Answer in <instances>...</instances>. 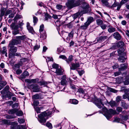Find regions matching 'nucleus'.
Masks as SVG:
<instances>
[{
    "instance_id": "nucleus-1",
    "label": "nucleus",
    "mask_w": 129,
    "mask_h": 129,
    "mask_svg": "<svg viewBox=\"0 0 129 129\" xmlns=\"http://www.w3.org/2000/svg\"><path fill=\"white\" fill-rule=\"evenodd\" d=\"M90 9L89 5L85 3H83L82 7H80L78 12L73 15V17L74 19L79 18L83 14L90 12Z\"/></svg>"
},
{
    "instance_id": "nucleus-2",
    "label": "nucleus",
    "mask_w": 129,
    "mask_h": 129,
    "mask_svg": "<svg viewBox=\"0 0 129 129\" xmlns=\"http://www.w3.org/2000/svg\"><path fill=\"white\" fill-rule=\"evenodd\" d=\"M52 110H50L49 112L47 111L46 112L45 111L39 114L38 116L40 119L39 120L40 122L41 123L45 122L46 119L48 118V116H50L52 114L53 112Z\"/></svg>"
},
{
    "instance_id": "nucleus-3",
    "label": "nucleus",
    "mask_w": 129,
    "mask_h": 129,
    "mask_svg": "<svg viewBox=\"0 0 129 129\" xmlns=\"http://www.w3.org/2000/svg\"><path fill=\"white\" fill-rule=\"evenodd\" d=\"M103 111L105 112L104 115L107 119H109L112 117V115H114L116 113V112L112 109L108 110L106 108L103 109Z\"/></svg>"
},
{
    "instance_id": "nucleus-4",
    "label": "nucleus",
    "mask_w": 129,
    "mask_h": 129,
    "mask_svg": "<svg viewBox=\"0 0 129 129\" xmlns=\"http://www.w3.org/2000/svg\"><path fill=\"white\" fill-rule=\"evenodd\" d=\"M93 21L94 19L93 17H89L88 18L87 21L84 23V25L80 26V28L82 29H86L90 24Z\"/></svg>"
},
{
    "instance_id": "nucleus-5",
    "label": "nucleus",
    "mask_w": 129,
    "mask_h": 129,
    "mask_svg": "<svg viewBox=\"0 0 129 129\" xmlns=\"http://www.w3.org/2000/svg\"><path fill=\"white\" fill-rule=\"evenodd\" d=\"M8 47L9 48V50L10 52L8 57L9 58H11L12 56H13V55L14 54V53L16 52L17 48L16 47L13 46H10L9 45H8Z\"/></svg>"
},
{
    "instance_id": "nucleus-6",
    "label": "nucleus",
    "mask_w": 129,
    "mask_h": 129,
    "mask_svg": "<svg viewBox=\"0 0 129 129\" xmlns=\"http://www.w3.org/2000/svg\"><path fill=\"white\" fill-rule=\"evenodd\" d=\"M95 104L99 108H103L104 104L105 103L103 102V101L100 99H98L95 102Z\"/></svg>"
},
{
    "instance_id": "nucleus-7",
    "label": "nucleus",
    "mask_w": 129,
    "mask_h": 129,
    "mask_svg": "<svg viewBox=\"0 0 129 129\" xmlns=\"http://www.w3.org/2000/svg\"><path fill=\"white\" fill-rule=\"evenodd\" d=\"M30 88L34 92H38L40 91V89L39 88V86L37 84L31 85L30 86Z\"/></svg>"
},
{
    "instance_id": "nucleus-8",
    "label": "nucleus",
    "mask_w": 129,
    "mask_h": 129,
    "mask_svg": "<svg viewBox=\"0 0 129 129\" xmlns=\"http://www.w3.org/2000/svg\"><path fill=\"white\" fill-rule=\"evenodd\" d=\"M21 43V41L16 39H12L10 42L9 44V45L14 46L18 44H20Z\"/></svg>"
},
{
    "instance_id": "nucleus-9",
    "label": "nucleus",
    "mask_w": 129,
    "mask_h": 129,
    "mask_svg": "<svg viewBox=\"0 0 129 129\" xmlns=\"http://www.w3.org/2000/svg\"><path fill=\"white\" fill-rule=\"evenodd\" d=\"M116 6H117V10H120L121 6L120 3L115 1L112 5L111 6V5H110V7H109V8L112 9L113 8L115 7Z\"/></svg>"
},
{
    "instance_id": "nucleus-10",
    "label": "nucleus",
    "mask_w": 129,
    "mask_h": 129,
    "mask_svg": "<svg viewBox=\"0 0 129 129\" xmlns=\"http://www.w3.org/2000/svg\"><path fill=\"white\" fill-rule=\"evenodd\" d=\"M71 66H70V69L74 70L76 69L80 66V64L79 63H72L71 64Z\"/></svg>"
},
{
    "instance_id": "nucleus-11",
    "label": "nucleus",
    "mask_w": 129,
    "mask_h": 129,
    "mask_svg": "<svg viewBox=\"0 0 129 129\" xmlns=\"http://www.w3.org/2000/svg\"><path fill=\"white\" fill-rule=\"evenodd\" d=\"M114 38L117 40H120L121 39V36L118 32L114 33L113 35Z\"/></svg>"
},
{
    "instance_id": "nucleus-12",
    "label": "nucleus",
    "mask_w": 129,
    "mask_h": 129,
    "mask_svg": "<svg viewBox=\"0 0 129 129\" xmlns=\"http://www.w3.org/2000/svg\"><path fill=\"white\" fill-rule=\"evenodd\" d=\"M107 38V36H101L96 38V41H97L96 42L101 43L103 42L105 39H106Z\"/></svg>"
},
{
    "instance_id": "nucleus-13",
    "label": "nucleus",
    "mask_w": 129,
    "mask_h": 129,
    "mask_svg": "<svg viewBox=\"0 0 129 129\" xmlns=\"http://www.w3.org/2000/svg\"><path fill=\"white\" fill-rule=\"evenodd\" d=\"M63 70L62 69L58 68L56 69L55 73L56 74L58 75H62L63 74Z\"/></svg>"
},
{
    "instance_id": "nucleus-14",
    "label": "nucleus",
    "mask_w": 129,
    "mask_h": 129,
    "mask_svg": "<svg viewBox=\"0 0 129 129\" xmlns=\"http://www.w3.org/2000/svg\"><path fill=\"white\" fill-rule=\"evenodd\" d=\"M66 79V75H64L62 77L60 83L61 85H64L66 84L67 82Z\"/></svg>"
},
{
    "instance_id": "nucleus-15",
    "label": "nucleus",
    "mask_w": 129,
    "mask_h": 129,
    "mask_svg": "<svg viewBox=\"0 0 129 129\" xmlns=\"http://www.w3.org/2000/svg\"><path fill=\"white\" fill-rule=\"evenodd\" d=\"M101 1L103 6L109 8L110 5L108 2V0H101Z\"/></svg>"
},
{
    "instance_id": "nucleus-16",
    "label": "nucleus",
    "mask_w": 129,
    "mask_h": 129,
    "mask_svg": "<svg viewBox=\"0 0 129 129\" xmlns=\"http://www.w3.org/2000/svg\"><path fill=\"white\" fill-rule=\"evenodd\" d=\"M108 27L109 28L108 29V31L109 33H112L115 31V28L110 26H108Z\"/></svg>"
},
{
    "instance_id": "nucleus-17",
    "label": "nucleus",
    "mask_w": 129,
    "mask_h": 129,
    "mask_svg": "<svg viewBox=\"0 0 129 129\" xmlns=\"http://www.w3.org/2000/svg\"><path fill=\"white\" fill-rule=\"evenodd\" d=\"M74 31L72 30L70 33L68 34V36L66 38V39L68 41L70 40L73 37Z\"/></svg>"
},
{
    "instance_id": "nucleus-18",
    "label": "nucleus",
    "mask_w": 129,
    "mask_h": 129,
    "mask_svg": "<svg viewBox=\"0 0 129 129\" xmlns=\"http://www.w3.org/2000/svg\"><path fill=\"white\" fill-rule=\"evenodd\" d=\"M18 110L17 109H14L9 110L8 111V113L10 114H13L16 112Z\"/></svg>"
},
{
    "instance_id": "nucleus-19",
    "label": "nucleus",
    "mask_w": 129,
    "mask_h": 129,
    "mask_svg": "<svg viewBox=\"0 0 129 129\" xmlns=\"http://www.w3.org/2000/svg\"><path fill=\"white\" fill-rule=\"evenodd\" d=\"M27 27L30 33H33L34 32L33 28L32 27L30 26L29 24V23H27Z\"/></svg>"
},
{
    "instance_id": "nucleus-20",
    "label": "nucleus",
    "mask_w": 129,
    "mask_h": 129,
    "mask_svg": "<svg viewBox=\"0 0 129 129\" xmlns=\"http://www.w3.org/2000/svg\"><path fill=\"white\" fill-rule=\"evenodd\" d=\"M11 129H18L17 123L14 122L12 123L11 126Z\"/></svg>"
},
{
    "instance_id": "nucleus-21",
    "label": "nucleus",
    "mask_w": 129,
    "mask_h": 129,
    "mask_svg": "<svg viewBox=\"0 0 129 129\" xmlns=\"http://www.w3.org/2000/svg\"><path fill=\"white\" fill-rule=\"evenodd\" d=\"M48 82L43 80H41L40 82L39 81L38 83L40 86H46L48 84Z\"/></svg>"
},
{
    "instance_id": "nucleus-22",
    "label": "nucleus",
    "mask_w": 129,
    "mask_h": 129,
    "mask_svg": "<svg viewBox=\"0 0 129 129\" xmlns=\"http://www.w3.org/2000/svg\"><path fill=\"white\" fill-rule=\"evenodd\" d=\"M73 56L72 55H70L68 59L67 58L66 60V61L69 64L70 62H71L73 60Z\"/></svg>"
},
{
    "instance_id": "nucleus-23",
    "label": "nucleus",
    "mask_w": 129,
    "mask_h": 129,
    "mask_svg": "<svg viewBox=\"0 0 129 129\" xmlns=\"http://www.w3.org/2000/svg\"><path fill=\"white\" fill-rule=\"evenodd\" d=\"M32 98L33 100H36L41 99V98L40 95L38 94H36L32 96Z\"/></svg>"
},
{
    "instance_id": "nucleus-24",
    "label": "nucleus",
    "mask_w": 129,
    "mask_h": 129,
    "mask_svg": "<svg viewBox=\"0 0 129 129\" xmlns=\"http://www.w3.org/2000/svg\"><path fill=\"white\" fill-rule=\"evenodd\" d=\"M78 91L79 93V95H80L81 94L82 95L81 96L83 98L84 97L85 95L84 91L82 88H80L78 89Z\"/></svg>"
},
{
    "instance_id": "nucleus-25",
    "label": "nucleus",
    "mask_w": 129,
    "mask_h": 129,
    "mask_svg": "<svg viewBox=\"0 0 129 129\" xmlns=\"http://www.w3.org/2000/svg\"><path fill=\"white\" fill-rule=\"evenodd\" d=\"M16 38L20 41L21 40H24L26 38L25 35H23L21 36H16Z\"/></svg>"
},
{
    "instance_id": "nucleus-26",
    "label": "nucleus",
    "mask_w": 129,
    "mask_h": 129,
    "mask_svg": "<svg viewBox=\"0 0 129 129\" xmlns=\"http://www.w3.org/2000/svg\"><path fill=\"white\" fill-rule=\"evenodd\" d=\"M18 25H16L14 23H13L11 25V28L12 30H16L18 29Z\"/></svg>"
},
{
    "instance_id": "nucleus-27",
    "label": "nucleus",
    "mask_w": 129,
    "mask_h": 129,
    "mask_svg": "<svg viewBox=\"0 0 129 129\" xmlns=\"http://www.w3.org/2000/svg\"><path fill=\"white\" fill-rule=\"evenodd\" d=\"M124 44L123 42L122 41H120L117 43V46L120 48H123L122 47L123 46Z\"/></svg>"
},
{
    "instance_id": "nucleus-28",
    "label": "nucleus",
    "mask_w": 129,
    "mask_h": 129,
    "mask_svg": "<svg viewBox=\"0 0 129 129\" xmlns=\"http://www.w3.org/2000/svg\"><path fill=\"white\" fill-rule=\"evenodd\" d=\"M124 49L123 48H120L117 50V52L118 53V55L119 56L121 55V54L123 53Z\"/></svg>"
},
{
    "instance_id": "nucleus-29",
    "label": "nucleus",
    "mask_w": 129,
    "mask_h": 129,
    "mask_svg": "<svg viewBox=\"0 0 129 129\" xmlns=\"http://www.w3.org/2000/svg\"><path fill=\"white\" fill-rule=\"evenodd\" d=\"M118 60L120 62H125V58L124 56H120L118 58Z\"/></svg>"
},
{
    "instance_id": "nucleus-30",
    "label": "nucleus",
    "mask_w": 129,
    "mask_h": 129,
    "mask_svg": "<svg viewBox=\"0 0 129 129\" xmlns=\"http://www.w3.org/2000/svg\"><path fill=\"white\" fill-rule=\"evenodd\" d=\"M70 103L74 104H77L78 103V101L76 99H71L70 100Z\"/></svg>"
},
{
    "instance_id": "nucleus-31",
    "label": "nucleus",
    "mask_w": 129,
    "mask_h": 129,
    "mask_svg": "<svg viewBox=\"0 0 129 129\" xmlns=\"http://www.w3.org/2000/svg\"><path fill=\"white\" fill-rule=\"evenodd\" d=\"M41 34L40 38H41L42 40H43L45 39L46 38V34L44 33V32H43Z\"/></svg>"
},
{
    "instance_id": "nucleus-32",
    "label": "nucleus",
    "mask_w": 129,
    "mask_h": 129,
    "mask_svg": "<svg viewBox=\"0 0 129 129\" xmlns=\"http://www.w3.org/2000/svg\"><path fill=\"white\" fill-rule=\"evenodd\" d=\"M29 74L27 71H25L23 74H22V77L23 78H24L26 76H28Z\"/></svg>"
},
{
    "instance_id": "nucleus-33",
    "label": "nucleus",
    "mask_w": 129,
    "mask_h": 129,
    "mask_svg": "<svg viewBox=\"0 0 129 129\" xmlns=\"http://www.w3.org/2000/svg\"><path fill=\"white\" fill-rule=\"evenodd\" d=\"M6 11L5 9L4 8H1V15L2 17L5 14V13Z\"/></svg>"
},
{
    "instance_id": "nucleus-34",
    "label": "nucleus",
    "mask_w": 129,
    "mask_h": 129,
    "mask_svg": "<svg viewBox=\"0 0 129 129\" xmlns=\"http://www.w3.org/2000/svg\"><path fill=\"white\" fill-rule=\"evenodd\" d=\"M96 22L97 25L101 26L103 23V21L101 19H98L96 20Z\"/></svg>"
},
{
    "instance_id": "nucleus-35",
    "label": "nucleus",
    "mask_w": 129,
    "mask_h": 129,
    "mask_svg": "<svg viewBox=\"0 0 129 129\" xmlns=\"http://www.w3.org/2000/svg\"><path fill=\"white\" fill-rule=\"evenodd\" d=\"M44 29V25L43 24H42L40 26V29H39V31L40 34H41L43 32Z\"/></svg>"
},
{
    "instance_id": "nucleus-36",
    "label": "nucleus",
    "mask_w": 129,
    "mask_h": 129,
    "mask_svg": "<svg viewBox=\"0 0 129 129\" xmlns=\"http://www.w3.org/2000/svg\"><path fill=\"white\" fill-rule=\"evenodd\" d=\"M45 20H47L48 19L50 18L51 17L47 13H46L45 15Z\"/></svg>"
},
{
    "instance_id": "nucleus-37",
    "label": "nucleus",
    "mask_w": 129,
    "mask_h": 129,
    "mask_svg": "<svg viewBox=\"0 0 129 129\" xmlns=\"http://www.w3.org/2000/svg\"><path fill=\"white\" fill-rule=\"evenodd\" d=\"M109 103L112 107L115 106L116 104L115 102L113 101L110 102Z\"/></svg>"
},
{
    "instance_id": "nucleus-38",
    "label": "nucleus",
    "mask_w": 129,
    "mask_h": 129,
    "mask_svg": "<svg viewBox=\"0 0 129 129\" xmlns=\"http://www.w3.org/2000/svg\"><path fill=\"white\" fill-rule=\"evenodd\" d=\"M15 113H16V115L17 116H21L23 114L22 112L21 111H17Z\"/></svg>"
},
{
    "instance_id": "nucleus-39",
    "label": "nucleus",
    "mask_w": 129,
    "mask_h": 129,
    "mask_svg": "<svg viewBox=\"0 0 129 129\" xmlns=\"http://www.w3.org/2000/svg\"><path fill=\"white\" fill-rule=\"evenodd\" d=\"M39 81V80L38 79H31V83H38Z\"/></svg>"
},
{
    "instance_id": "nucleus-40",
    "label": "nucleus",
    "mask_w": 129,
    "mask_h": 129,
    "mask_svg": "<svg viewBox=\"0 0 129 129\" xmlns=\"http://www.w3.org/2000/svg\"><path fill=\"white\" fill-rule=\"evenodd\" d=\"M127 68V67L126 66H124L121 67V68H119V71H123Z\"/></svg>"
},
{
    "instance_id": "nucleus-41",
    "label": "nucleus",
    "mask_w": 129,
    "mask_h": 129,
    "mask_svg": "<svg viewBox=\"0 0 129 129\" xmlns=\"http://www.w3.org/2000/svg\"><path fill=\"white\" fill-rule=\"evenodd\" d=\"M52 67L53 68L56 69L58 68L59 65L57 64L54 63L52 64Z\"/></svg>"
},
{
    "instance_id": "nucleus-42",
    "label": "nucleus",
    "mask_w": 129,
    "mask_h": 129,
    "mask_svg": "<svg viewBox=\"0 0 129 129\" xmlns=\"http://www.w3.org/2000/svg\"><path fill=\"white\" fill-rule=\"evenodd\" d=\"M18 121L19 123L21 124L23 123L25 121L24 119L19 118H18Z\"/></svg>"
},
{
    "instance_id": "nucleus-43",
    "label": "nucleus",
    "mask_w": 129,
    "mask_h": 129,
    "mask_svg": "<svg viewBox=\"0 0 129 129\" xmlns=\"http://www.w3.org/2000/svg\"><path fill=\"white\" fill-rule=\"evenodd\" d=\"M7 119H11L13 118L14 117L12 115H7L5 117Z\"/></svg>"
},
{
    "instance_id": "nucleus-44",
    "label": "nucleus",
    "mask_w": 129,
    "mask_h": 129,
    "mask_svg": "<svg viewBox=\"0 0 129 129\" xmlns=\"http://www.w3.org/2000/svg\"><path fill=\"white\" fill-rule=\"evenodd\" d=\"M7 84V82L6 81H2L0 82V86L3 87L5 86Z\"/></svg>"
},
{
    "instance_id": "nucleus-45",
    "label": "nucleus",
    "mask_w": 129,
    "mask_h": 129,
    "mask_svg": "<svg viewBox=\"0 0 129 129\" xmlns=\"http://www.w3.org/2000/svg\"><path fill=\"white\" fill-rule=\"evenodd\" d=\"M33 22L34 24V25H35V24H36L38 21V19L35 16H34L33 17Z\"/></svg>"
},
{
    "instance_id": "nucleus-46",
    "label": "nucleus",
    "mask_w": 129,
    "mask_h": 129,
    "mask_svg": "<svg viewBox=\"0 0 129 129\" xmlns=\"http://www.w3.org/2000/svg\"><path fill=\"white\" fill-rule=\"evenodd\" d=\"M19 33V30L18 29L14 30L12 31V34L14 36Z\"/></svg>"
},
{
    "instance_id": "nucleus-47",
    "label": "nucleus",
    "mask_w": 129,
    "mask_h": 129,
    "mask_svg": "<svg viewBox=\"0 0 129 129\" xmlns=\"http://www.w3.org/2000/svg\"><path fill=\"white\" fill-rule=\"evenodd\" d=\"M46 126L50 129H51L52 128V124L49 122H47L46 123Z\"/></svg>"
},
{
    "instance_id": "nucleus-48",
    "label": "nucleus",
    "mask_w": 129,
    "mask_h": 129,
    "mask_svg": "<svg viewBox=\"0 0 129 129\" xmlns=\"http://www.w3.org/2000/svg\"><path fill=\"white\" fill-rule=\"evenodd\" d=\"M14 95V94L12 93L9 92L8 93L7 96L10 99L11 98V97Z\"/></svg>"
},
{
    "instance_id": "nucleus-49",
    "label": "nucleus",
    "mask_w": 129,
    "mask_h": 129,
    "mask_svg": "<svg viewBox=\"0 0 129 129\" xmlns=\"http://www.w3.org/2000/svg\"><path fill=\"white\" fill-rule=\"evenodd\" d=\"M18 104L17 103H15L12 105V107L13 108H15V109L17 108L18 106Z\"/></svg>"
},
{
    "instance_id": "nucleus-50",
    "label": "nucleus",
    "mask_w": 129,
    "mask_h": 129,
    "mask_svg": "<svg viewBox=\"0 0 129 129\" xmlns=\"http://www.w3.org/2000/svg\"><path fill=\"white\" fill-rule=\"evenodd\" d=\"M101 28L103 30L106 28L107 25L103 23L101 26Z\"/></svg>"
},
{
    "instance_id": "nucleus-51",
    "label": "nucleus",
    "mask_w": 129,
    "mask_h": 129,
    "mask_svg": "<svg viewBox=\"0 0 129 129\" xmlns=\"http://www.w3.org/2000/svg\"><path fill=\"white\" fill-rule=\"evenodd\" d=\"M22 16L19 15H16L14 18V20H16L17 19L19 18H22Z\"/></svg>"
},
{
    "instance_id": "nucleus-52",
    "label": "nucleus",
    "mask_w": 129,
    "mask_h": 129,
    "mask_svg": "<svg viewBox=\"0 0 129 129\" xmlns=\"http://www.w3.org/2000/svg\"><path fill=\"white\" fill-rule=\"evenodd\" d=\"M46 60L47 62L48 61H53V59L51 57H47V58H46Z\"/></svg>"
},
{
    "instance_id": "nucleus-53",
    "label": "nucleus",
    "mask_w": 129,
    "mask_h": 129,
    "mask_svg": "<svg viewBox=\"0 0 129 129\" xmlns=\"http://www.w3.org/2000/svg\"><path fill=\"white\" fill-rule=\"evenodd\" d=\"M120 119L119 118L117 117H115L114 118V120L113 121V122H120Z\"/></svg>"
},
{
    "instance_id": "nucleus-54",
    "label": "nucleus",
    "mask_w": 129,
    "mask_h": 129,
    "mask_svg": "<svg viewBox=\"0 0 129 129\" xmlns=\"http://www.w3.org/2000/svg\"><path fill=\"white\" fill-rule=\"evenodd\" d=\"M12 11L11 10H8L6 11L5 15L6 16H7L8 14L11 13Z\"/></svg>"
},
{
    "instance_id": "nucleus-55",
    "label": "nucleus",
    "mask_w": 129,
    "mask_h": 129,
    "mask_svg": "<svg viewBox=\"0 0 129 129\" xmlns=\"http://www.w3.org/2000/svg\"><path fill=\"white\" fill-rule=\"evenodd\" d=\"M34 108L35 109V110L37 113H40V108L38 107H36V108H35V107Z\"/></svg>"
},
{
    "instance_id": "nucleus-56",
    "label": "nucleus",
    "mask_w": 129,
    "mask_h": 129,
    "mask_svg": "<svg viewBox=\"0 0 129 129\" xmlns=\"http://www.w3.org/2000/svg\"><path fill=\"white\" fill-rule=\"evenodd\" d=\"M128 0H122L120 3L121 6L123 4L125 3Z\"/></svg>"
},
{
    "instance_id": "nucleus-57",
    "label": "nucleus",
    "mask_w": 129,
    "mask_h": 129,
    "mask_svg": "<svg viewBox=\"0 0 129 129\" xmlns=\"http://www.w3.org/2000/svg\"><path fill=\"white\" fill-rule=\"evenodd\" d=\"M33 104L35 106H37L39 104V102L38 101H34Z\"/></svg>"
},
{
    "instance_id": "nucleus-58",
    "label": "nucleus",
    "mask_w": 129,
    "mask_h": 129,
    "mask_svg": "<svg viewBox=\"0 0 129 129\" xmlns=\"http://www.w3.org/2000/svg\"><path fill=\"white\" fill-rule=\"evenodd\" d=\"M56 7L57 9L60 10L62 8V7L61 5H57L56 6Z\"/></svg>"
},
{
    "instance_id": "nucleus-59",
    "label": "nucleus",
    "mask_w": 129,
    "mask_h": 129,
    "mask_svg": "<svg viewBox=\"0 0 129 129\" xmlns=\"http://www.w3.org/2000/svg\"><path fill=\"white\" fill-rule=\"evenodd\" d=\"M59 58H61L63 59L66 60L67 57L66 56L64 55H61L59 56Z\"/></svg>"
},
{
    "instance_id": "nucleus-60",
    "label": "nucleus",
    "mask_w": 129,
    "mask_h": 129,
    "mask_svg": "<svg viewBox=\"0 0 129 129\" xmlns=\"http://www.w3.org/2000/svg\"><path fill=\"white\" fill-rule=\"evenodd\" d=\"M70 87L73 89H75L76 88V86L72 83L70 84Z\"/></svg>"
},
{
    "instance_id": "nucleus-61",
    "label": "nucleus",
    "mask_w": 129,
    "mask_h": 129,
    "mask_svg": "<svg viewBox=\"0 0 129 129\" xmlns=\"http://www.w3.org/2000/svg\"><path fill=\"white\" fill-rule=\"evenodd\" d=\"M6 48L5 47L3 48V50L2 51V53L3 54H4L6 52Z\"/></svg>"
},
{
    "instance_id": "nucleus-62",
    "label": "nucleus",
    "mask_w": 129,
    "mask_h": 129,
    "mask_svg": "<svg viewBox=\"0 0 129 129\" xmlns=\"http://www.w3.org/2000/svg\"><path fill=\"white\" fill-rule=\"evenodd\" d=\"M119 67V65L118 64H115L113 66V69H115L118 68Z\"/></svg>"
},
{
    "instance_id": "nucleus-63",
    "label": "nucleus",
    "mask_w": 129,
    "mask_h": 129,
    "mask_svg": "<svg viewBox=\"0 0 129 129\" xmlns=\"http://www.w3.org/2000/svg\"><path fill=\"white\" fill-rule=\"evenodd\" d=\"M124 84L125 85L129 84V80H126L124 82Z\"/></svg>"
},
{
    "instance_id": "nucleus-64",
    "label": "nucleus",
    "mask_w": 129,
    "mask_h": 129,
    "mask_svg": "<svg viewBox=\"0 0 129 129\" xmlns=\"http://www.w3.org/2000/svg\"><path fill=\"white\" fill-rule=\"evenodd\" d=\"M121 97L120 96H118L116 98V101L117 102H119L121 100Z\"/></svg>"
}]
</instances>
